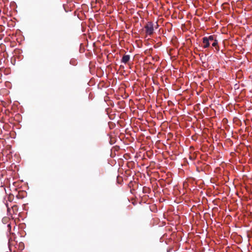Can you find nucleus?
I'll return each instance as SVG.
<instances>
[{"label": "nucleus", "instance_id": "f257e3e1", "mask_svg": "<svg viewBox=\"0 0 252 252\" xmlns=\"http://www.w3.org/2000/svg\"><path fill=\"white\" fill-rule=\"evenodd\" d=\"M146 33L149 35L153 34L154 31V25L152 22H148L145 26Z\"/></svg>", "mask_w": 252, "mask_h": 252}, {"label": "nucleus", "instance_id": "f03ea898", "mask_svg": "<svg viewBox=\"0 0 252 252\" xmlns=\"http://www.w3.org/2000/svg\"><path fill=\"white\" fill-rule=\"evenodd\" d=\"M202 42V47H203V48H207L210 46V43L208 40V39L207 38V37H204L203 38Z\"/></svg>", "mask_w": 252, "mask_h": 252}, {"label": "nucleus", "instance_id": "7ed1b4c3", "mask_svg": "<svg viewBox=\"0 0 252 252\" xmlns=\"http://www.w3.org/2000/svg\"><path fill=\"white\" fill-rule=\"evenodd\" d=\"M130 59V56L128 55H125L122 59V62L124 63H126Z\"/></svg>", "mask_w": 252, "mask_h": 252}, {"label": "nucleus", "instance_id": "20e7f679", "mask_svg": "<svg viewBox=\"0 0 252 252\" xmlns=\"http://www.w3.org/2000/svg\"><path fill=\"white\" fill-rule=\"evenodd\" d=\"M215 35H210L209 37H207V38L208 39V40L209 41V42H213L215 40H216V39L215 38Z\"/></svg>", "mask_w": 252, "mask_h": 252}, {"label": "nucleus", "instance_id": "39448f33", "mask_svg": "<svg viewBox=\"0 0 252 252\" xmlns=\"http://www.w3.org/2000/svg\"><path fill=\"white\" fill-rule=\"evenodd\" d=\"M213 47H216L218 45V41L216 39L212 43Z\"/></svg>", "mask_w": 252, "mask_h": 252}, {"label": "nucleus", "instance_id": "423d86ee", "mask_svg": "<svg viewBox=\"0 0 252 252\" xmlns=\"http://www.w3.org/2000/svg\"><path fill=\"white\" fill-rule=\"evenodd\" d=\"M99 17H96V16L94 17V18L96 20H98V18H99Z\"/></svg>", "mask_w": 252, "mask_h": 252}, {"label": "nucleus", "instance_id": "0eeeda50", "mask_svg": "<svg viewBox=\"0 0 252 252\" xmlns=\"http://www.w3.org/2000/svg\"><path fill=\"white\" fill-rule=\"evenodd\" d=\"M81 17H78V18H79L80 20H84L83 18H81Z\"/></svg>", "mask_w": 252, "mask_h": 252}, {"label": "nucleus", "instance_id": "6e6552de", "mask_svg": "<svg viewBox=\"0 0 252 252\" xmlns=\"http://www.w3.org/2000/svg\"><path fill=\"white\" fill-rule=\"evenodd\" d=\"M89 20H90V21H91V20H93V19H92V18H90Z\"/></svg>", "mask_w": 252, "mask_h": 252}]
</instances>
